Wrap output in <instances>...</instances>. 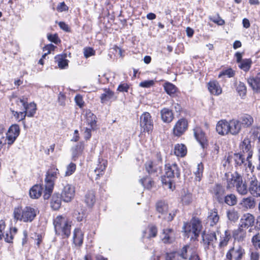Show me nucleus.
I'll list each match as a JSON object with an SVG mask.
<instances>
[{
  "instance_id": "nucleus-38",
  "label": "nucleus",
  "mask_w": 260,
  "mask_h": 260,
  "mask_svg": "<svg viewBox=\"0 0 260 260\" xmlns=\"http://www.w3.org/2000/svg\"><path fill=\"white\" fill-rule=\"evenodd\" d=\"M61 197L58 193H54L52 197L50 204L52 208L55 210H58L61 206Z\"/></svg>"
},
{
  "instance_id": "nucleus-4",
  "label": "nucleus",
  "mask_w": 260,
  "mask_h": 260,
  "mask_svg": "<svg viewBox=\"0 0 260 260\" xmlns=\"http://www.w3.org/2000/svg\"><path fill=\"white\" fill-rule=\"evenodd\" d=\"M246 255V250L241 245L233 244L225 254L224 260H243Z\"/></svg>"
},
{
  "instance_id": "nucleus-62",
  "label": "nucleus",
  "mask_w": 260,
  "mask_h": 260,
  "mask_svg": "<svg viewBox=\"0 0 260 260\" xmlns=\"http://www.w3.org/2000/svg\"><path fill=\"white\" fill-rule=\"evenodd\" d=\"M47 38L50 42H53L56 44H58V43L60 42V40L56 34L54 35L50 34L48 35Z\"/></svg>"
},
{
  "instance_id": "nucleus-11",
  "label": "nucleus",
  "mask_w": 260,
  "mask_h": 260,
  "mask_svg": "<svg viewBox=\"0 0 260 260\" xmlns=\"http://www.w3.org/2000/svg\"><path fill=\"white\" fill-rule=\"evenodd\" d=\"M226 161L229 163L234 161L235 167H239L240 168L245 167L247 165L245 157L241 152L234 153L233 155L229 156Z\"/></svg>"
},
{
  "instance_id": "nucleus-5",
  "label": "nucleus",
  "mask_w": 260,
  "mask_h": 260,
  "mask_svg": "<svg viewBox=\"0 0 260 260\" xmlns=\"http://www.w3.org/2000/svg\"><path fill=\"white\" fill-rule=\"evenodd\" d=\"M202 229L201 221L199 218L196 217H192L190 222L184 223L183 226L184 232L188 235V237L190 234H192L195 238L199 236Z\"/></svg>"
},
{
  "instance_id": "nucleus-46",
  "label": "nucleus",
  "mask_w": 260,
  "mask_h": 260,
  "mask_svg": "<svg viewBox=\"0 0 260 260\" xmlns=\"http://www.w3.org/2000/svg\"><path fill=\"white\" fill-rule=\"evenodd\" d=\"M204 170V166L202 162L198 164L197 166V170L194 172L196 176L195 180L200 182L203 176V173Z\"/></svg>"
},
{
  "instance_id": "nucleus-7",
  "label": "nucleus",
  "mask_w": 260,
  "mask_h": 260,
  "mask_svg": "<svg viewBox=\"0 0 260 260\" xmlns=\"http://www.w3.org/2000/svg\"><path fill=\"white\" fill-rule=\"evenodd\" d=\"M248 191L253 197H260V181L252 175L247 179Z\"/></svg>"
},
{
  "instance_id": "nucleus-30",
  "label": "nucleus",
  "mask_w": 260,
  "mask_h": 260,
  "mask_svg": "<svg viewBox=\"0 0 260 260\" xmlns=\"http://www.w3.org/2000/svg\"><path fill=\"white\" fill-rule=\"evenodd\" d=\"M246 236V232L241 225L233 232V237L235 240L242 242L244 240Z\"/></svg>"
},
{
  "instance_id": "nucleus-28",
  "label": "nucleus",
  "mask_w": 260,
  "mask_h": 260,
  "mask_svg": "<svg viewBox=\"0 0 260 260\" xmlns=\"http://www.w3.org/2000/svg\"><path fill=\"white\" fill-rule=\"evenodd\" d=\"M235 187L237 191L241 195H246L249 192L247 182H244L242 178L238 181Z\"/></svg>"
},
{
  "instance_id": "nucleus-9",
  "label": "nucleus",
  "mask_w": 260,
  "mask_h": 260,
  "mask_svg": "<svg viewBox=\"0 0 260 260\" xmlns=\"http://www.w3.org/2000/svg\"><path fill=\"white\" fill-rule=\"evenodd\" d=\"M203 244L206 249H209L210 247H214V244L216 242L217 238L215 232H204L202 235Z\"/></svg>"
},
{
  "instance_id": "nucleus-17",
  "label": "nucleus",
  "mask_w": 260,
  "mask_h": 260,
  "mask_svg": "<svg viewBox=\"0 0 260 260\" xmlns=\"http://www.w3.org/2000/svg\"><path fill=\"white\" fill-rule=\"evenodd\" d=\"M240 152L247 154V159H250L253 154L251 141L248 138H245L239 145Z\"/></svg>"
},
{
  "instance_id": "nucleus-58",
  "label": "nucleus",
  "mask_w": 260,
  "mask_h": 260,
  "mask_svg": "<svg viewBox=\"0 0 260 260\" xmlns=\"http://www.w3.org/2000/svg\"><path fill=\"white\" fill-rule=\"evenodd\" d=\"M192 200V194L190 193H185L182 197V202L185 205L189 204Z\"/></svg>"
},
{
  "instance_id": "nucleus-39",
  "label": "nucleus",
  "mask_w": 260,
  "mask_h": 260,
  "mask_svg": "<svg viewBox=\"0 0 260 260\" xmlns=\"http://www.w3.org/2000/svg\"><path fill=\"white\" fill-rule=\"evenodd\" d=\"M208 88L210 92L214 95H219L222 92V89L218 82H208Z\"/></svg>"
},
{
  "instance_id": "nucleus-45",
  "label": "nucleus",
  "mask_w": 260,
  "mask_h": 260,
  "mask_svg": "<svg viewBox=\"0 0 260 260\" xmlns=\"http://www.w3.org/2000/svg\"><path fill=\"white\" fill-rule=\"evenodd\" d=\"M226 204L229 206L235 205L237 203V198L234 194H230L224 196L222 198V203Z\"/></svg>"
},
{
  "instance_id": "nucleus-33",
  "label": "nucleus",
  "mask_w": 260,
  "mask_h": 260,
  "mask_svg": "<svg viewBox=\"0 0 260 260\" xmlns=\"http://www.w3.org/2000/svg\"><path fill=\"white\" fill-rule=\"evenodd\" d=\"M71 225L69 223L66 225L61 228V229H56L55 230V231L56 234L60 235L62 238L64 239L68 238L70 237L71 235Z\"/></svg>"
},
{
  "instance_id": "nucleus-53",
  "label": "nucleus",
  "mask_w": 260,
  "mask_h": 260,
  "mask_svg": "<svg viewBox=\"0 0 260 260\" xmlns=\"http://www.w3.org/2000/svg\"><path fill=\"white\" fill-rule=\"evenodd\" d=\"M251 242L254 247L256 249H260V234H255L251 239Z\"/></svg>"
},
{
  "instance_id": "nucleus-3",
  "label": "nucleus",
  "mask_w": 260,
  "mask_h": 260,
  "mask_svg": "<svg viewBox=\"0 0 260 260\" xmlns=\"http://www.w3.org/2000/svg\"><path fill=\"white\" fill-rule=\"evenodd\" d=\"M57 174L58 170L55 168L51 169L47 172L45 178V189L43 194L44 200H48L51 196L54 187V181L57 178Z\"/></svg>"
},
{
  "instance_id": "nucleus-60",
  "label": "nucleus",
  "mask_w": 260,
  "mask_h": 260,
  "mask_svg": "<svg viewBox=\"0 0 260 260\" xmlns=\"http://www.w3.org/2000/svg\"><path fill=\"white\" fill-rule=\"evenodd\" d=\"M234 74L235 73L234 71L232 69H229L223 71L222 73L219 74L218 77L219 78L223 76L227 77H231L234 76Z\"/></svg>"
},
{
  "instance_id": "nucleus-15",
  "label": "nucleus",
  "mask_w": 260,
  "mask_h": 260,
  "mask_svg": "<svg viewBox=\"0 0 260 260\" xmlns=\"http://www.w3.org/2000/svg\"><path fill=\"white\" fill-rule=\"evenodd\" d=\"M60 196L64 202H70L75 196L74 188L71 184H66L63 186Z\"/></svg>"
},
{
  "instance_id": "nucleus-21",
  "label": "nucleus",
  "mask_w": 260,
  "mask_h": 260,
  "mask_svg": "<svg viewBox=\"0 0 260 260\" xmlns=\"http://www.w3.org/2000/svg\"><path fill=\"white\" fill-rule=\"evenodd\" d=\"M219 216L216 209L210 210L207 218V223L213 226L216 225L219 220Z\"/></svg>"
},
{
  "instance_id": "nucleus-63",
  "label": "nucleus",
  "mask_w": 260,
  "mask_h": 260,
  "mask_svg": "<svg viewBox=\"0 0 260 260\" xmlns=\"http://www.w3.org/2000/svg\"><path fill=\"white\" fill-rule=\"evenodd\" d=\"M149 237H155L157 233V230L155 226L151 225L149 228Z\"/></svg>"
},
{
  "instance_id": "nucleus-13",
  "label": "nucleus",
  "mask_w": 260,
  "mask_h": 260,
  "mask_svg": "<svg viewBox=\"0 0 260 260\" xmlns=\"http://www.w3.org/2000/svg\"><path fill=\"white\" fill-rule=\"evenodd\" d=\"M20 133L19 126L17 124L12 125L7 133L6 141H7V144L9 145H12Z\"/></svg>"
},
{
  "instance_id": "nucleus-22",
  "label": "nucleus",
  "mask_w": 260,
  "mask_h": 260,
  "mask_svg": "<svg viewBox=\"0 0 260 260\" xmlns=\"http://www.w3.org/2000/svg\"><path fill=\"white\" fill-rule=\"evenodd\" d=\"M212 193L219 203H222V198L224 196V188L220 184H216L212 188Z\"/></svg>"
},
{
  "instance_id": "nucleus-37",
  "label": "nucleus",
  "mask_w": 260,
  "mask_h": 260,
  "mask_svg": "<svg viewBox=\"0 0 260 260\" xmlns=\"http://www.w3.org/2000/svg\"><path fill=\"white\" fill-rule=\"evenodd\" d=\"M84 148L83 142H80L75 146L72 147V157L74 160H76L78 156L82 153Z\"/></svg>"
},
{
  "instance_id": "nucleus-27",
  "label": "nucleus",
  "mask_w": 260,
  "mask_h": 260,
  "mask_svg": "<svg viewBox=\"0 0 260 260\" xmlns=\"http://www.w3.org/2000/svg\"><path fill=\"white\" fill-rule=\"evenodd\" d=\"M161 118L166 123H170L174 119V114L171 110L164 108L160 111Z\"/></svg>"
},
{
  "instance_id": "nucleus-31",
  "label": "nucleus",
  "mask_w": 260,
  "mask_h": 260,
  "mask_svg": "<svg viewBox=\"0 0 260 260\" xmlns=\"http://www.w3.org/2000/svg\"><path fill=\"white\" fill-rule=\"evenodd\" d=\"M238 120L240 121L241 126L244 127L250 126L253 122V119L252 117L247 114H243Z\"/></svg>"
},
{
  "instance_id": "nucleus-26",
  "label": "nucleus",
  "mask_w": 260,
  "mask_h": 260,
  "mask_svg": "<svg viewBox=\"0 0 260 260\" xmlns=\"http://www.w3.org/2000/svg\"><path fill=\"white\" fill-rule=\"evenodd\" d=\"M194 136L196 140L200 143L202 147L207 142L205 133L199 127H196L193 129Z\"/></svg>"
},
{
  "instance_id": "nucleus-32",
  "label": "nucleus",
  "mask_w": 260,
  "mask_h": 260,
  "mask_svg": "<svg viewBox=\"0 0 260 260\" xmlns=\"http://www.w3.org/2000/svg\"><path fill=\"white\" fill-rule=\"evenodd\" d=\"M69 223L68 219L66 217L59 215L57 216L53 220V225L54 230L61 229V228Z\"/></svg>"
},
{
  "instance_id": "nucleus-59",
  "label": "nucleus",
  "mask_w": 260,
  "mask_h": 260,
  "mask_svg": "<svg viewBox=\"0 0 260 260\" xmlns=\"http://www.w3.org/2000/svg\"><path fill=\"white\" fill-rule=\"evenodd\" d=\"M249 228H250L248 230V232L249 233L253 232L254 230L257 232L260 230V216L257 217L255 224H254V226H251Z\"/></svg>"
},
{
  "instance_id": "nucleus-2",
  "label": "nucleus",
  "mask_w": 260,
  "mask_h": 260,
  "mask_svg": "<svg viewBox=\"0 0 260 260\" xmlns=\"http://www.w3.org/2000/svg\"><path fill=\"white\" fill-rule=\"evenodd\" d=\"M37 210L31 207L26 206L23 209H15L14 216L16 220L24 222H31L36 216Z\"/></svg>"
},
{
  "instance_id": "nucleus-40",
  "label": "nucleus",
  "mask_w": 260,
  "mask_h": 260,
  "mask_svg": "<svg viewBox=\"0 0 260 260\" xmlns=\"http://www.w3.org/2000/svg\"><path fill=\"white\" fill-rule=\"evenodd\" d=\"M175 154L179 157H184L187 153V148L183 144H177L174 147Z\"/></svg>"
},
{
  "instance_id": "nucleus-18",
  "label": "nucleus",
  "mask_w": 260,
  "mask_h": 260,
  "mask_svg": "<svg viewBox=\"0 0 260 260\" xmlns=\"http://www.w3.org/2000/svg\"><path fill=\"white\" fill-rule=\"evenodd\" d=\"M225 177L226 180V188L230 189L234 186H236L238 183V181L242 178V176L237 172L233 174L229 172L225 174Z\"/></svg>"
},
{
  "instance_id": "nucleus-49",
  "label": "nucleus",
  "mask_w": 260,
  "mask_h": 260,
  "mask_svg": "<svg viewBox=\"0 0 260 260\" xmlns=\"http://www.w3.org/2000/svg\"><path fill=\"white\" fill-rule=\"evenodd\" d=\"M226 214L228 219L233 222L236 221L239 217L238 212L234 209L228 211Z\"/></svg>"
},
{
  "instance_id": "nucleus-19",
  "label": "nucleus",
  "mask_w": 260,
  "mask_h": 260,
  "mask_svg": "<svg viewBox=\"0 0 260 260\" xmlns=\"http://www.w3.org/2000/svg\"><path fill=\"white\" fill-rule=\"evenodd\" d=\"M255 218L253 215L250 213L244 214L240 219V224L242 228H248L249 226H254Z\"/></svg>"
},
{
  "instance_id": "nucleus-6",
  "label": "nucleus",
  "mask_w": 260,
  "mask_h": 260,
  "mask_svg": "<svg viewBox=\"0 0 260 260\" xmlns=\"http://www.w3.org/2000/svg\"><path fill=\"white\" fill-rule=\"evenodd\" d=\"M156 211L160 214L159 218H162L168 221H172L176 215L177 210L168 214V205L164 201H160L156 204Z\"/></svg>"
},
{
  "instance_id": "nucleus-61",
  "label": "nucleus",
  "mask_w": 260,
  "mask_h": 260,
  "mask_svg": "<svg viewBox=\"0 0 260 260\" xmlns=\"http://www.w3.org/2000/svg\"><path fill=\"white\" fill-rule=\"evenodd\" d=\"M2 237H4L6 242L12 243L13 239V235L12 234V231H9L7 232L5 235L4 234Z\"/></svg>"
},
{
  "instance_id": "nucleus-42",
  "label": "nucleus",
  "mask_w": 260,
  "mask_h": 260,
  "mask_svg": "<svg viewBox=\"0 0 260 260\" xmlns=\"http://www.w3.org/2000/svg\"><path fill=\"white\" fill-rule=\"evenodd\" d=\"M242 206L246 209H253L255 206V199L252 197L243 198L241 201Z\"/></svg>"
},
{
  "instance_id": "nucleus-43",
  "label": "nucleus",
  "mask_w": 260,
  "mask_h": 260,
  "mask_svg": "<svg viewBox=\"0 0 260 260\" xmlns=\"http://www.w3.org/2000/svg\"><path fill=\"white\" fill-rule=\"evenodd\" d=\"M27 117H33L37 110V106L35 103H27L23 109Z\"/></svg>"
},
{
  "instance_id": "nucleus-14",
  "label": "nucleus",
  "mask_w": 260,
  "mask_h": 260,
  "mask_svg": "<svg viewBox=\"0 0 260 260\" xmlns=\"http://www.w3.org/2000/svg\"><path fill=\"white\" fill-rule=\"evenodd\" d=\"M145 167L147 172L153 176H158L162 170L161 166L154 161H147L145 164Z\"/></svg>"
},
{
  "instance_id": "nucleus-54",
  "label": "nucleus",
  "mask_w": 260,
  "mask_h": 260,
  "mask_svg": "<svg viewBox=\"0 0 260 260\" xmlns=\"http://www.w3.org/2000/svg\"><path fill=\"white\" fill-rule=\"evenodd\" d=\"M76 170V165L73 162L70 163L67 166L65 172V176L72 175Z\"/></svg>"
},
{
  "instance_id": "nucleus-44",
  "label": "nucleus",
  "mask_w": 260,
  "mask_h": 260,
  "mask_svg": "<svg viewBox=\"0 0 260 260\" xmlns=\"http://www.w3.org/2000/svg\"><path fill=\"white\" fill-rule=\"evenodd\" d=\"M162 241L165 243H170L174 240L173 231L171 229L164 230Z\"/></svg>"
},
{
  "instance_id": "nucleus-55",
  "label": "nucleus",
  "mask_w": 260,
  "mask_h": 260,
  "mask_svg": "<svg viewBox=\"0 0 260 260\" xmlns=\"http://www.w3.org/2000/svg\"><path fill=\"white\" fill-rule=\"evenodd\" d=\"M55 58L56 59V61H57V64L59 68L64 69L68 66V60L63 59L60 56L55 57Z\"/></svg>"
},
{
  "instance_id": "nucleus-64",
  "label": "nucleus",
  "mask_w": 260,
  "mask_h": 260,
  "mask_svg": "<svg viewBox=\"0 0 260 260\" xmlns=\"http://www.w3.org/2000/svg\"><path fill=\"white\" fill-rule=\"evenodd\" d=\"M260 258L259 253L256 251H252L250 253V260H259Z\"/></svg>"
},
{
  "instance_id": "nucleus-10",
  "label": "nucleus",
  "mask_w": 260,
  "mask_h": 260,
  "mask_svg": "<svg viewBox=\"0 0 260 260\" xmlns=\"http://www.w3.org/2000/svg\"><path fill=\"white\" fill-rule=\"evenodd\" d=\"M140 126L143 132L149 133L153 129V125L151 116L148 112H145L140 117Z\"/></svg>"
},
{
  "instance_id": "nucleus-50",
  "label": "nucleus",
  "mask_w": 260,
  "mask_h": 260,
  "mask_svg": "<svg viewBox=\"0 0 260 260\" xmlns=\"http://www.w3.org/2000/svg\"><path fill=\"white\" fill-rule=\"evenodd\" d=\"M164 86L165 91L169 95L174 94L176 91V87L171 82H166Z\"/></svg>"
},
{
  "instance_id": "nucleus-29",
  "label": "nucleus",
  "mask_w": 260,
  "mask_h": 260,
  "mask_svg": "<svg viewBox=\"0 0 260 260\" xmlns=\"http://www.w3.org/2000/svg\"><path fill=\"white\" fill-rule=\"evenodd\" d=\"M43 189L41 185L36 184L29 189V196L31 199H36L40 198Z\"/></svg>"
},
{
  "instance_id": "nucleus-51",
  "label": "nucleus",
  "mask_w": 260,
  "mask_h": 260,
  "mask_svg": "<svg viewBox=\"0 0 260 260\" xmlns=\"http://www.w3.org/2000/svg\"><path fill=\"white\" fill-rule=\"evenodd\" d=\"M57 102L59 106L64 107L68 102V100L65 93L59 92Z\"/></svg>"
},
{
  "instance_id": "nucleus-16",
  "label": "nucleus",
  "mask_w": 260,
  "mask_h": 260,
  "mask_svg": "<svg viewBox=\"0 0 260 260\" xmlns=\"http://www.w3.org/2000/svg\"><path fill=\"white\" fill-rule=\"evenodd\" d=\"M103 93L100 96L101 102L103 104H107L109 102L115 101L117 99V96L114 92L109 88H104Z\"/></svg>"
},
{
  "instance_id": "nucleus-48",
  "label": "nucleus",
  "mask_w": 260,
  "mask_h": 260,
  "mask_svg": "<svg viewBox=\"0 0 260 260\" xmlns=\"http://www.w3.org/2000/svg\"><path fill=\"white\" fill-rule=\"evenodd\" d=\"M252 61L250 59H244L239 64V67L244 71H247L250 68Z\"/></svg>"
},
{
  "instance_id": "nucleus-57",
  "label": "nucleus",
  "mask_w": 260,
  "mask_h": 260,
  "mask_svg": "<svg viewBox=\"0 0 260 260\" xmlns=\"http://www.w3.org/2000/svg\"><path fill=\"white\" fill-rule=\"evenodd\" d=\"M74 216L78 221H81L85 217V214L82 209L77 210L74 213Z\"/></svg>"
},
{
  "instance_id": "nucleus-34",
  "label": "nucleus",
  "mask_w": 260,
  "mask_h": 260,
  "mask_svg": "<svg viewBox=\"0 0 260 260\" xmlns=\"http://www.w3.org/2000/svg\"><path fill=\"white\" fill-rule=\"evenodd\" d=\"M85 122L90 126L91 128H94L96 126V116L94 115L91 111H86L85 113Z\"/></svg>"
},
{
  "instance_id": "nucleus-23",
  "label": "nucleus",
  "mask_w": 260,
  "mask_h": 260,
  "mask_svg": "<svg viewBox=\"0 0 260 260\" xmlns=\"http://www.w3.org/2000/svg\"><path fill=\"white\" fill-rule=\"evenodd\" d=\"M229 134L236 135L241 129V124L238 119H233L229 121Z\"/></svg>"
},
{
  "instance_id": "nucleus-8",
  "label": "nucleus",
  "mask_w": 260,
  "mask_h": 260,
  "mask_svg": "<svg viewBox=\"0 0 260 260\" xmlns=\"http://www.w3.org/2000/svg\"><path fill=\"white\" fill-rule=\"evenodd\" d=\"M192 249L188 245L184 246L180 252H174L168 253L166 257V260H178L179 257L183 259H187L191 254Z\"/></svg>"
},
{
  "instance_id": "nucleus-36",
  "label": "nucleus",
  "mask_w": 260,
  "mask_h": 260,
  "mask_svg": "<svg viewBox=\"0 0 260 260\" xmlns=\"http://www.w3.org/2000/svg\"><path fill=\"white\" fill-rule=\"evenodd\" d=\"M84 202L89 207H92L95 202V192L88 190L85 195Z\"/></svg>"
},
{
  "instance_id": "nucleus-52",
  "label": "nucleus",
  "mask_w": 260,
  "mask_h": 260,
  "mask_svg": "<svg viewBox=\"0 0 260 260\" xmlns=\"http://www.w3.org/2000/svg\"><path fill=\"white\" fill-rule=\"evenodd\" d=\"M237 91L240 96L242 98L246 95V87L243 82H239V84L237 85Z\"/></svg>"
},
{
  "instance_id": "nucleus-1",
  "label": "nucleus",
  "mask_w": 260,
  "mask_h": 260,
  "mask_svg": "<svg viewBox=\"0 0 260 260\" xmlns=\"http://www.w3.org/2000/svg\"><path fill=\"white\" fill-rule=\"evenodd\" d=\"M180 176V170L177 165L168 164L165 165V174L161 177V181L165 188L172 189L174 178H179Z\"/></svg>"
},
{
  "instance_id": "nucleus-24",
  "label": "nucleus",
  "mask_w": 260,
  "mask_h": 260,
  "mask_svg": "<svg viewBox=\"0 0 260 260\" xmlns=\"http://www.w3.org/2000/svg\"><path fill=\"white\" fill-rule=\"evenodd\" d=\"M107 161L104 159H99V164L97 165V167L95 168L94 172L95 174V179H99L101 176H102L107 166Z\"/></svg>"
},
{
  "instance_id": "nucleus-47",
  "label": "nucleus",
  "mask_w": 260,
  "mask_h": 260,
  "mask_svg": "<svg viewBox=\"0 0 260 260\" xmlns=\"http://www.w3.org/2000/svg\"><path fill=\"white\" fill-rule=\"evenodd\" d=\"M142 185L147 189H150L154 184V182L150 177H145L140 180Z\"/></svg>"
},
{
  "instance_id": "nucleus-25",
  "label": "nucleus",
  "mask_w": 260,
  "mask_h": 260,
  "mask_svg": "<svg viewBox=\"0 0 260 260\" xmlns=\"http://www.w3.org/2000/svg\"><path fill=\"white\" fill-rule=\"evenodd\" d=\"M84 238L83 232L80 229L76 228L73 232V243L77 246H81L83 244Z\"/></svg>"
},
{
  "instance_id": "nucleus-56",
  "label": "nucleus",
  "mask_w": 260,
  "mask_h": 260,
  "mask_svg": "<svg viewBox=\"0 0 260 260\" xmlns=\"http://www.w3.org/2000/svg\"><path fill=\"white\" fill-rule=\"evenodd\" d=\"M11 112H12L14 116L16 118L17 120L18 121H21L25 118L26 116H27L26 114L25 113V112L23 111H15L14 110H11Z\"/></svg>"
},
{
  "instance_id": "nucleus-12",
  "label": "nucleus",
  "mask_w": 260,
  "mask_h": 260,
  "mask_svg": "<svg viewBox=\"0 0 260 260\" xmlns=\"http://www.w3.org/2000/svg\"><path fill=\"white\" fill-rule=\"evenodd\" d=\"M187 128V121L184 118L180 119L175 123L173 129V133L175 136L180 137L185 132Z\"/></svg>"
},
{
  "instance_id": "nucleus-41",
  "label": "nucleus",
  "mask_w": 260,
  "mask_h": 260,
  "mask_svg": "<svg viewBox=\"0 0 260 260\" xmlns=\"http://www.w3.org/2000/svg\"><path fill=\"white\" fill-rule=\"evenodd\" d=\"M231 239V235L230 232L228 230L225 231L224 235L220 238L218 245L219 248L220 249L226 247Z\"/></svg>"
},
{
  "instance_id": "nucleus-20",
  "label": "nucleus",
  "mask_w": 260,
  "mask_h": 260,
  "mask_svg": "<svg viewBox=\"0 0 260 260\" xmlns=\"http://www.w3.org/2000/svg\"><path fill=\"white\" fill-rule=\"evenodd\" d=\"M229 121L224 119L219 120L216 126V129L218 134L221 136L229 134Z\"/></svg>"
},
{
  "instance_id": "nucleus-35",
  "label": "nucleus",
  "mask_w": 260,
  "mask_h": 260,
  "mask_svg": "<svg viewBox=\"0 0 260 260\" xmlns=\"http://www.w3.org/2000/svg\"><path fill=\"white\" fill-rule=\"evenodd\" d=\"M12 104L15 103L17 105L18 109L23 110L27 103V98L24 96L14 97L12 99Z\"/></svg>"
}]
</instances>
